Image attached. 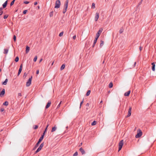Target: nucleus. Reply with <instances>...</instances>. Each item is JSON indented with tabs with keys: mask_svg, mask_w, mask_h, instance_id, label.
I'll return each mask as SVG.
<instances>
[{
	"mask_svg": "<svg viewBox=\"0 0 156 156\" xmlns=\"http://www.w3.org/2000/svg\"><path fill=\"white\" fill-rule=\"evenodd\" d=\"M137 132L138 133L135 136V137L136 138H138L140 137L142 134V132L141 130L140 129H138L137 130Z\"/></svg>",
	"mask_w": 156,
	"mask_h": 156,
	"instance_id": "1",
	"label": "nucleus"
},
{
	"mask_svg": "<svg viewBox=\"0 0 156 156\" xmlns=\"http://www.w3.org/2000/svg\"><path fill=\"white\" fill-rule=\"evenodd\" d=\"M61 5V3L59 0H57L55 3V8H58L60 7Z\"/></svg>",
	"mask_w": 156,
	"mask_h": 156,
	"instance_id": "2",
	"label": "nucleus"
},
{
	"mask_svg": "<svg viewBox=\"0 0 156 156\" xmlns=\"http://www.w3.org/2000/svg\"><path fill=\"white\" fill-rule=\"evenodd\" d=\"M123 140H121L119 144V150L118 151H119L120 150H121L122 146L123 145Z\"/></svg>",
	"mask_w": 156,
	"mask_h": 156,
	"instance_id": "3",
	"label": "nucleus"
},
{
	"mask_svg": "<svg viewBox=\"0 0 156 156\" xmlns=\"http://www.w3.org/2000/svg\"><path fill=\"white\" fill-rule=\"evenodd\" d=\"M32 79V76H31L30 78L27 81L26 83V85L27 87L29 86L31 83V81Z\"/></svg>",
	"mask_w": 156,
	"mask_h": 156,
	"instance_id": "4",
	"label": "nucleus"
},
{
	"mask_svg": "<svg viewBox=\"0 0 156 156\" xmlns=\"http://www.w3.org/2000/svg\"><path fill=\"white\" fill-rule=\"evenodd\" d=\"M131 110L132 108L131 107H130L128 110L127 115L126 116V118H127L130 116L131 114Z\"/></svg>",
	"mask_w": 156,
	"mask_h": 156,
	"instance_id": "5",
	"label": "nucleus"
},
{
	"mask_svg": "<svg viewBox=\"0 0 156 156\" xmlns=\"http://www.w3.org/2000/svg\"><path fill=\"white\" fill-rule=\"evenodd\" d=\"M103 29L102 28H101L98 31L97 33L96 34V36L98 37H99L101 34V33Z\"/></svg>",
	"mask_w": 156,
	"mask_h": 156,
	"instance_id": "6",
	"label": "nucleus"
},
{
	"mask_svg": "<svg viewBox=\"0 0 156 156\" xmlns=\"http://www.w3.org/2000/svg\"><path fill=\"white\" fill-rule=\"evenodd\" d=\"M68 0H66L64 5V9H67L68 6Z\"/></svg>",
	"mask_w": 156,
	"mask_h": 156,
	"instance_id": "7",
	"label": "nucleus"
},
{
	"mask_svg": "<svg viewBox=\"0 0 156 156\" xmlns=\"http://www.w3.org/2000/svg\"><path fill=\"white\" fill-rule=\"evenodd\" d=\"M99 17V13L98 12H96V16L95 17V21H98V19Z\"/></svg>",
	"mask_w": 156,
	"mask_h": 156,
	"instance_id": "8",
	"label": "nucleus"
},
{
	"mask_svg": "<svg viewBox=\"0 0 156 156\" xmlns=\"http://www.w3.org/2000/svg\"><path fill=\"white\" fill-rule=\"evenodd\" d=\"M51 104V101H48L47 105L45 107V109L48 108L50 106Z\"/></svg>",
	"mask_w": 156,
	"mask_h": 156,
	"instance_id": "9",
	"label": "nucleus"
},
{
	"mask_svg": "<svg viewBox=\"0 0 156 156\" xmlns=\"http://www.w3.org/2000/svg\"><path fill=\"white\" fill-rule=\"evenodd\" d=\"M5 89H3L2 91L0 93V96L1 97H2L5 94Z\"/></svg>",
	"mask_w": 156,
	"mask_h": 156,
	"instance_id": "10",
	"label": "nucleus"
},
{
	"mask_svg": "<svg viewBox=\"0 0 156 156\" xmlns=\"http://www.w3.org/2000/svg\"><path fill=\"white\" fill-rule=\"evenodd\" d=\"M80 151L81 152L82 154H83L85 153V152L83 149L81 147L79 149Z\"/></svg>",
	"mask_w": 156,
	"mask_h": 156,
	"instance_id": "11",
	"label": "nucleus"
},
{
	"mask_svg": "<svg viewBox=\"0 0 156 156\" xmlns=\"http://www.w3.org/2000/svg\"><path fill=\"white\" fill-rule=\"evenodd\" d=\"M152 65V70L153 71H154L155 70V64L154 62H153L151 63Z\"/></svg>",
	"mask_w": 156,
	"mask_h": 156,
	"instance_id": "12",
	"label": "nucleus"
},
{
	"mask_svg": "<svg viewBox=\"0 0 156 156\" xmlns=\"http://www.w3.org/2000/svg\"><path fill=\"white\" fill-rule=\"evenodd\" d=\"M45 133V131H44L43 133V135H42L41 136L40 138V143L41 141V140L43 139Z\"/></svg>",
	"mask_w": 156,
	"mask_h": 156,
	"instance_id": "13",
	"label": "nucleus"
},
{
	"mask_svg": "<svg viewBox=\"0 0 156 156\" xmlns=\"http://www.w3.org/2000/svg\"><path fill=\"white\" fill-rule=\"evenodd\" d=\"M130 90H129L125 93L124 95L125 96H128L129 95V94H130Z\"/></svg>",
	"mask_w": 156,
	"mask_h": 156,
	"instance_id": "14",
	"label": "nucleus"
},
{
	"mask_svg": "<svg viewBox=\"0 0 156 156\" xmlns=\"http://www.w3.org/2000/svg\"><path fill=\"white\" fill-rule=\"evenodd\" d=\"M56 129H57V127L56 126H55L54 127H52L51 130V132H54V131H55L56 130Z\"/></svg>",
	"mask_w": 156,
	"mask_h": 156,
	"instance_id": "15",
	"label": "nucleus"
},
{
	"mask_svg": "<svg viewBox=\"0 0 156 156\" xmlns=\"http://www.w3.org/2000/svg\"><path fill=\"white\" fill-rule=\"evenodd\" d=\"M39 144V140L37 141V143L33 149V150H35L36 149L37 147H38V144Z\"/></svg>",
	"mask_w": 156,
	"mask_h": 156,
	"instance_id": "16",
	"label": "nucleus"
},
{
	"mask_svg": "<svg viewBox=\"0 0 156 156\" xmlns=\"http://www.w3.org/2000/svg\"><path fill=\"white\" fill-rule=\"evenodd\" d=\"M7 0L3 4L2 6H3V7L4 8H5L6 7V6L7 5Z\"/></svg>",
	"mask_w": 156,
	"mask_h": 156,
	"instance_id": "17",
	"label": "nucleus"
},
{
	"mask_svg": "<svg viewBox=\"0 0 156 156\" xmlns=\"http://www.w3.org/2000/svg\"><path fill=\"white\" fill-rule=\"evenodd\" d=\"M30 50V47L28 46H27L26 47V53H27Z\"/></svg>",
	"mask_w": 156,
	"mask_h": 156,
	"instance_id": "18",
	"label": "nucleus"
},
{
	"mask_svg": "<svg viewBox=\"0 0 156 156\" xmlns=\"http://www.w3.org/2000/svg\"><path fill=\"white\" fill-rule=\"evenodd\" d=\"M65 67V65L64 64H62L60 68V70H63Z\"/></svg>",
	"mask_w": 156,
	"mask_h": 156,
	"instance_id": "19",
	"label": "nucleus"
},
{
	"mask_svg": "<svg viewBox=\"0 0 156 156\" xmlns=\"http://www.w3.org/2000/svg\"><path fill=\"white\" fill-rule=\"evenodd\" d=\"M8 80L7 79H5V81H4V82H3L2 83V84L3 85H6L7 83V82H8Z\"/></svg>",
	"mask_w": 156,
	"mask_h": 156,
	"instance_id": "20",
	"label": "nucleus"
},
{
	"mask_svg": "<svg viewBox=\"0 0 156 156\" xmlns=\"http://www.w3.org/2000/svg\"><path fill=\"white\" fill-rule=\"evenodd\" d=\"M104 41H103L101 40V42H100V48L102 47L104 45Z\"/></svg>",
	"mask_w": 156,
	"mask_h": 156,
	"instance_id": "21",
	"label": "nucleus"
},
{
	"mask_svg": "<svg viewBox=\"0 0 156 156\" xmlns=\"http://www.w3.org/2000/svg\"><path fill=\"white\" fill-rule=\"evenodd\" d=\"M22 64H21L20 66V67L19 70V72L21 73L22 70Z\"/></svg>",
	"mask_w": 156,
	"mask_h": 156,
	"instance_id": "22",
	"label": "nucleus"
},
{
	"mask_svg": "<svg viewBox=\"0 0 156 156\" xmlns=\"http://www.w3.org/2000/svg\"><path fill=\"white\" fill-rule=\"evenodd\" d=\"M9 102L7 101H5L3 103V105L5 106H7L8 105Z\"/></svg>",
	"mask_w": 156,
	"mask_h": 156,
	"instance_id": "23",
	"label": "nucleus"
},
{
	"mask_svg": "<svg viewBox=\"0 0 156 156\" xmlns=\"http://www.w3.org/2000/svg\"><path fill=\"white\" fill-rule=\"evenodd\" d=\"M8 49H4V54H7L8 53Z\"/></svg>",
	"mask_w": 156,
	"mask_h": 156,
	"instance_id": "24",
	"label": "nucleus"
},
{
	"mask_svg": "<svg viewBox=\"0 0 156 156\" xmlns=\"http://www.w3.org/2000/svg\"><path fill=\"white\" fill-rule=\"evenodd\" d=\"M44 146V143H41V145H40V151L41 149Z\"/></svg>",
	"mask_w": 156,
	"mask_h": 156,
	"instance_id": "25",
	"label": "nucleus"
},
{
	"mask_svg": "<svg viewBox=\"0 0 156 156\" xmlns=\"http://www.w3.org/2000/svg\"><path fill=\"white\" fill-rule=\"evenodd\" d=\"M97 123V122L95 121H94L91 123L92 126H94L96 125Z\"/></svg>",
	"mask_w": 156,
	"mask_h": 156,
	"instance_id": "26",
	"label": "nucleus"
},
{
	"mask_svg": "<svg viewBox=\"0 0 156 156\" xmlns=\"http://www.w3.org/2000/svg\"><path fill=\"white\" fill-rule=\"evenodd\" d=\"M90 90H88L86 94V95L87 96H88L90 95Z\"/></svg>",
	"mask_w": 156,
	"mask_h": 156,
	"instance_id": "27",
	"label": "nucleus"
},
{
	"mask_svg": "<svg viewBox=\"0 0 156 156\" xmlns=\"http://www.w3.org/2000/svg\"><path fill=\"white\" fill-rule=\"evenodd\" d=\"M113 86V83L112 82H111L109 84V87L110 88H112Z\"/></svg>",
	"mask_w": 156,
	"mask_h": 156,
	"instance_id": "28",
	"label": "nucleus"
},
{
	"mask_svg": "<svg viewBox=\"0 0 156 156\" xmlns=\"http://www.w3.org/2000/svg\"><path fill=\"white\" fill-rule=\"evenodd\" d=\"M2 8H0V16L3 13V11H2Z\"/></svg>",
	"mask_w": 156,
	"mask_h": 156,
	"instance_id": "29",
	"label": "nucleus"
},
{
	"mask_svg": "<svg viewBox=\"0 0 156 156\" xmlns=\"http://www.w3.org/2000/svg\"><path fill=\"white\" fill-rule=\"evenodd\" d=\"M19 58L18 56H17L15 59V61L16 62H18L19 61Z\"/></svg>",
	"mask_w": 156,
	"mask_h": 156,
	"instance_id": "30",
	"label": "nucleus"
},
{
	"mask_svg": "<svg viewBox=\"0 0 156 156\" xmlns=\"http://www.w3.org/2000/svg\"><path fill=\"white\" fill-rule=\"evenodd\" d=\"M53 12L52 11V12H51L50 13H49V16L50 17H52L53 16Z\"/></svg>",
	"mask_w": 156,
	"mask_h": 156,
	"instance_id": "31",
	"label": "nucleus"
},
{
	"mask_svg": "<svg viewBox=\"0 0 156 156\" xmlns=\"http://www.w3.org/2000/svg\"><path fill=\"white\" fill-rule=\"evenodd\" d=\"M63 31H62V32H61L59 34V37H62V36H63Z\"/></svg>",
	"mask_w": 156,
	"mask_h": 156,
	"instance_id": "32",
	"label": "nucleus"
},
{
	"mask_svg": "<svg viewBox=\"0 0 156 156\" xmlns=\"http://www.w3.org/2000/svg\"><path fill=\"white\" fill-rule=\"evenodd\" d=\"M15 0H13L11 3H10V6H12V5L13 4H14V2H15Z\"/></svg>",
	"mask_w": 156,
	"mask_h": 156,
	"instance_id": "33",
	"label": "nucleus"
},
{
	"mask_svg": "<svg viewBox=\"0 0 156 156\" xmlns=\"http://www.w3.org/2000/svg\"><path fill=\"white\" fill-rule=\"evenodd\" d=\"M123 31V30L122 28H121L119 30V32L120 34L122 33Z\"/></svg>",
	"mask_w": 156,
	"mask_h": 156,
	"instance_id": "34",
	"label": "nucleus"
},
{
	"mask_svg": "<svg viewBox=\"0 0 156 156\" xmlns=\"http://www.w3.org/2000/svg\"><path fill=\"white\" fill-rule=\"evenodd\" d=\"M78 155V152L76 151L73 154V156H76Z\"/></svg>",
	"mask_w": 156,
	"mask_h": 156,
	"instance_id": "35",
	"label": "nucleus"
},
{
	"mask_svg": "<svg viewBox=\"0 0 156 156\" xmlns=\"http://www.w3.org/2000/svg\"><path fill=\"white\" fill-rule=\"evenodd\" d=\"M95 4L94 3H93L92 4V8L93 9H94L95 8Z\"/></svg>",
	"mask_w": 156,
	"mask_h": 156,
	"instance_id": "36",
	"label": "nucleus"
},
{
	"mask_svg": "<svg viewBox=\"0 0 156 156\" xmlns=\"http://www.w3.org/2000/svg\"><path fill=\"white\" fill-rule=\"evenodd\" d=\"M83 100L84 99H83L82 101L80 102V108H81V106L83 104Z\"/></svg>",
	"mask_w": 156,
	"mask_h": 156,
	"instance_id": "37",
	"label": "nucleus"
},
{
	"mask_svg": "<svg viewBox=\"0 0 156 156\" xmlns=\"http://www.w3.org/2000/svg\"><path fill=\"white\" fill-rule=\"evenodd\" d=\"M37 56H36L34 58V61L35 62L37 60Z\"/></svg>",
	"mask_w": 156,
	"mask_h": 156,
	"instance_id": "38",
	"label": "nucleus"
},
{
	"mask_svg": "<svg viewBox=\"0 0 156 156\" xmlns=\"http://www.w3.org/2000/svg\"><path fill=\"white\" fill-rule=\"evenodd\" d=\"M13 39H14V41H15L16 40V35H14L13 36Z\"/></svg>",
	"mask_w": 156,
	"mask_h": 156,
	"instance_id": "39",
	"label": "nucleus"
},
{
	"mask_svg": "<svg viewBox=\"0 0 156 156\" xmlns=\"http://www.w3.org/2000/svg\"><path fill=\"white\" fill-rule=\"evenodd\" d=\"M66 11H67L66 9H64L63 11V13H64V14L66 12Z\"/></svg>",
	"mask_w": 156,
	"mask_h": 156,
	"instance_id": "40",
	"label": "nucleus"
},
{
	"mask_svg": "<svg viewBox=\"0 0 156 156\" xmlns=\"http://www.w3.org/2000/svg\"><path fill=\"white\" fill-rule=\"evenodd\" d=\"M27 12V10H24L23 12V13L24 14H26Z\"/></svg>",
	"mask_w": 156,
	"mask_h": 156,
	"instance_id": "41",
	"label": "nucleus"
},
{
	"mask_svg": "<svg viewBox=\"0 0 156 156\" xmlns=\"http://www.w3.org/2000/svg\"><path fill=\"white\" fill-rule=\"evenodd\" d=\"M38 126L37 125H34V129H36L38 128Z\"/></svg>",
	"mask_w": 156,
	"mask_h": 156,
	"instance_id": "42",
	"label": "nucleus"
},
{
	"mask_svg": "<svg viewBox=\"0 0 156 156\" xmlns=\"http://www.w3.org/2000/svg\"><path fill=\"white\" fill-rule=\"evenodd\" d=\"M62 102V101L60 102V103H59V104L57 106V108H58L60 107V105Z\"/></svg>",
	"mask_w": 156,
	"mask_h": 156,
	"instance_id": "43",
	"label": "nucleus"
},
{
	"mask_svg": "<svg viewBox=\"0 0 156 156\" xmlns=\"http://www.w3.org/2000/svg\"><path fill=\"white\" fill-rule=\"evenodd\" d=\"M8 15H5L4 16V19H6L8 17Z\"/></svg>",
	"mask_w": 156,
	"mask_h": 156,
	"instance_id": "44",
	"label": "nucleus"
},
{
	"mask_svg": "<svg viewBox=\"0 0 156 156\" xmlns=\"http://www.w3.org/2000/svg\"><path fill=\"white\" fill-rule=\"evenodd\" d=\"M39 151V147H38L37 151H35V154H36Z\"/></svg>",
	"mask_w": 156,
	"mask_h": 156,
	"instance_id": "45",
	"label": "nucleus"
},
{
	"mask_svg": "<svg viewBox=\"0 0 156 156\" xmlns=\"http://www.w3.org/2000/svg\"><path fill=\"white\" fill-rule=\"evenodd\" d=\"M29 2L27 1H25L24 2V3L25 4H28L29 3Z\"/></svg>",
	"mask_w": 156,
	"mask_h": 156,
	"instance_id": "46",
	"label": "nucleus"
},
{
	"mask_svg": "<svg viewBox=\"0 0 156 156\" xmlns=\"http://www.w3.org/2000/svg\"><path fill=\"white\" fill-rule=\"evenodd\" d=\"M49 126V124H48L44 131H45V132H46V131L47 130V128Z\"/></svg>",
	"mask_w": 156,
	"mask_h": 156,
	"instance_id": "47",
	"label": "nucleus"
},
{
	"mask_svg": "<svg viewBox=\"0 0 156 156\" xmlns=\"http://www.w3.org/2000/svg\"><path fill=\"white\" fill-rule=\"evenodd\" d=\"M27 75V74L26 73H24L23 76V77H24V78L26 77Z\"/></svg>",
	"mask_w": 156,
	"mask_h": 156,
	"instance_id": "48",
	"label": "nucleus"
},
{
	"mask_svg": "<svg viewBox=\"0 0 156 156\" xmlns=\"http://www.w3.org/2000/svg\"><path fill=\"white\" fill-rule=\"evenodd\" d=\"M98 37H97L96 36L95 38V39L94 40L97 41L98 39Z\"/></svg>",
	"mask_w": 156,
	"mask_h": 156,
	"instance_id": "49",
	"label": "nucleus"
},
{
	"mask_svg": "<svg viewBox=\"0 0 156 156\" xmlns=\"http://www.w3.org/2000/svg\"><path fill=\"white\" fill-rule=\"evenodd\" d=\"M22 94L21 93H19L18 94V97L21 96Z\"/></svg>",
	"mask_w": 156,
	"mask_h": 156,
	"instance_id": "50",
	"label": "nucleus"
},
{
	"mask_svg": "<svg viewBox=\"0 0 156 156\" xmlns=\"http://www.w3.org/2000/svg\"><path fill=\"white\" fill-rule=\"evenodd\" d=\"M89 103H87V104H86V106L87 107H89Z\"/></svg>",
	"mask_w": 156,
	"mask_h": 156,
	"instance_id": "51",
	"label": "nucleus"
},
{
	"mask_svg": "<svg viewBox=\"0 0 156 156\" xmlns=\"http://www.w3.org/2000/svg\"><path fill=\"white\" fill-rule=\"evenodd\" d=\"M39 73V70H37V72H36L37 74H38Z\"/></svg>",
	"mask_w": 156,
	"mask_h": 156,
	"instance_id": "52",
	"label": "nucleus"
},
{
	"mask_svg": "<svg viewBox=\"0 0 156 156\" xmlns=\"http://www.w3.org/2000/svg\"><path fill=\"white\" fill-rule=\"evenodd\" d=\"M97 41L94 40L93 43H94V44H96L97 42Z\"/></svg>",
	"mask_w": 156,
	"mask_h": 156,
	"instance_id": "53",
	"label": "nucleus"
},
{
	"mask_svg": "<svg viewBox=\"0 0 156 156\" xmlns=\"http://www.w3.org/2000/svg\"><path fill=\"white\" fill-rule=\"evenodd\" d=\"M73 38L74 39H75L76 38V36L74 35L73 37Z\"/></svg>",
	"mask_w": 156,
	"mask_h": 156,
	"instance_id": "54",
	"label": "nucleus"
},
{
	"mask_svg": "<svg viewBox=\"0 0 156 156\" xmlns=\"http://www.w3.org/2000/svg\"><path fill=\"white\" fill-rule=\"evenodd\" d=\"M140 50V51H141L142 49V48L141 47H140L139 48Z\"/></svg>",
	"mask_w": 156,
	"mask_h": 156,
	"instance_id": "55",
	"label": "nucleus"
},
{
	"mask_svg": "<svg viewBox=\"0 0 156 156\" xmlns=\"http://www.w3.org/2000/svg\"><path fill=\"white\" fill-rule=\"evenodd\" d=\"M37 4V2H35L34 3V5H36Z\"/></svg>",
	"mask_w": 156,
	"mask_h": 156,
	"instance_id": "56",
	"label": "nucleus"
},
{
	"mask_svg": "<svg viewBox=\"0 0 156 156\" xmlns=\"http://www.w3.org/2000/svg\"><path fill=\"white\" fill-rule=\"evenodd\" d=\"M136 64V62H135L134 64V67H135Z\"/></svg>",
	"mask_w": 156,
	"mask_h": 156,
	"instance_id": "57",
	"label": "nucleus"
},
{
	"mask_svg": "<svg viewBox=\"0 0 156 156\" xmlns=\"http://www.w3.org/2000/svg\"><path fill=\"white\" fill-rule=\"evenodd\" d=\"M1 112H3V111H4V109H3V108H1Z\"/></svg>",
	"mask_w": 156,
	"mask_h": 156,
	"instance_id": "58",
	"label": "nucleus"
},
{
	"mask_svg": "<svg viewBox=\"0 0 156 156\" xmlns=\"http://www.w3.org/2000/svg\"><path fill=\"white\" fill-rule=\"evenodd\" d=\"M102 102H103L102 100H101V101H100V104H102Z\"/></svg>",
	"mask_w": 156,
	"mask_h": 156,
	"instance_id": "59",
	"label": "nucleus"
},
{
	"mask_svg": "<svg viewBox=\"0 0 156 156\" xmlns=\"http://www.w3.org/2000/svg\"><path fill=\"white\" fill-rule=\"evenodd\" d=\"M95 44H94V43H93V46H92L93 47H94L95 46Z\"/></svg>",
	"mask_w": 156,
	"mask_h": 156,
	"instance_id": "60",
	"label": "nucleus"
},
{
	"mask_svg": "<svg viewBox=\"0 0 156 156\" xmlns=\"http://www.w3.org/2000/svg\"><path fill=\"white\" fill-rule=\"evenodd\" d=\"M42 60V58H41V59L40 60V62H41Z\"/></svg>",
	"mask_w": 156,
	"mask_h": 156,
	"instance_id": "61",
	"label": "nucleus"
},
{
	"mask_svg": "<svg viewBox=\"0 0 156 156\" xmlns=\"http://www.w3.org/2000/svg\"><path fill=\"white\" fill-rule=\"evenodd\" d=\"M20 73H21L20 72L19 73V72H18V76H19L20 74Z\"/></svg>",
	"mask_w": 156,
	"mask_h": 156,
	"instance_id": "62",
	"label": "nucleus"
},
{
	"mask_svg": "<svg viewBox=\"0 0 156 156\" xmlns=\"http://www.w3.org/2000/svg\"><path fill=\"white\" fill-rule=\"evenodd\" d=\"M54 61H53V62H52V63H51V65H52H52H53V64H54Z\"/></svg>",
	"mask_w": 156,
	"mask_h": 156,
	"instance_id": "63",
	"label": "nucleus"
},
{
	"mask_svg": "<svg viewBox=\"0 0 156 156\" xmlns=\"http://www.w3.org/2000/svg\"><path fill=\"white\" fill-rule=\"evenodd\" d=\"M82 143H81V144H80L79 145V146H80L81 145H82Z\"/></svg>",
	"mask_w": 156,
	"mask_h": 156,
	"instance_id": "64",
	"label": "nucleus"
}]
</instances>
